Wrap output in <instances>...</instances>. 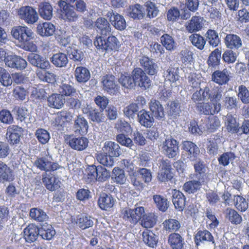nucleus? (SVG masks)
Returning <instances> with one entry per match:
<instances>
[{
  "mask_svg": "<svg viewBox=\"0 0 249 249\" xmlns=\"http://www.w3.org/2000/svg\"><path fill=\"white\" fill-rule=\"evenodd\" d=\"M222 93L221 88H212L211 86H207L195 92L192 96V99L195 102L209 100L211 102H219L222 97Z\"/></svg>",
  "mask_w": 249,
  "mask_h": 249,
  "instance_id": "obj_1",
  "label": "nucleus"
},
{
  "mask_svg": "<svg viewBox=\"0 0 249 249\" xmlns=\"http://www.w3.org/2000/svg\"><path fill=\"white\" fill-rule=\"evenodd\" d=\"M96 49L102 53L117 50L120 47V42L114 36H109L106 39L102 36H97L94 41Z\"/></svg>",
  "mask_w": 249,
  "mask_h": 249,
  "instance_id": "obj_2",
  "label": "nucleus"
},
{
  "mask_svg": "<svg viewBox=\"0 0 249 249\" xmlns=\"http://www.w3.org/2000/svg\"><path fill=\"white\" fill-rule=\"evenodd\" d=\"M17 39L21 43L18 46L32 53L37 51V46L34 43L29 42L25 44L32 37L33 33L30 29L25 26H18L17 28Z\"/></svg>",
  "mask_w": 249,
  "mask_h": 249,
  "instance_id": "obj_3",
  "label": "nucleus"
},
{
  "mask_svg": "<svg viewBox=\"0 0 249 249\" xmlns=\"http://www.w3.org/2000/svg\"><path fill=\"white\" fill-rule=\"evenodd\" d=\"M162 153L169 159L178 158L179 154L178 142L171 137H166L161 145Z\"/></svg>",
  "mask_w": 249,
  "mask_h": 249,
  "instance_id": "obj_4",
  "label": "nucleus"
},
{
  "mask_svg": "<svg viewBox=\"0 0 249 249\" xmlns=\"http://www.w3.org/2000/svg\"><path fill=\"white\" fill-rule=\"evenodd\" d=\"M18 13L20 18L23 19L28 24H33L38 19L37 12L31 6L21 7Z\"/></svg>",
  "mask_w": 249,
  "mask_h": 249,
  "instance_id": "obj_5",
  "label": "nucleus"
},
{
  "mask_svg": "<svg viewBox=\"0 0 249 249\" xmlns=\"http://www.w3.org/2000/svg\"><path fill=\"white\" fill-rule=\"evenodd\" d=\"M132 74L135 86L137 85L145 89L149 88L151 80L142 69L140 68H135L132 71Z\"/></svg>",
  "mask_w": 249,
  "mask_h": 249,
  "instance_id": "obj_6",
  "label": "nucleus"
},
{
  "mask_svg": "<svg viewBox=\"0 0 249 249\" xmlns=\"http://www.w3.org/2000/svg\"><path fill=\"white\" fill-rule=\"evenodd\" d=\"M144 214V208L138 207L134 209L125 210L123 213V218L132 224H136L141 220Z\"/></svg>",
  "mask_w": 249,
  "mask_h": 249,
  "instance_id": "obj_7",
  "label": "nucleus"
},
{
  "mask_svg": "<svg viewBox=\"0 0 249 249\" xmlns=\"http://www.w3.org/2000/svg\"><path fill=\"white\" fill-rule=\"evenodd\" d=\"M66 140L71 149L78 151L86 149L88 146L89 140L84 137H75L73 135H69Z\"/></svg>",
  "mask_w": 249,
  "mask_h": 249,
  "instance_id": "obj_8",
  "label": "nucleus"
},
{
  "mask_svg": "<svg viewBox=\"0 0 249 249\" xmlns=\"http://www.w3.org/2000/svg\"><path fill=\"white\" fill-rule=\"evenodd\" d=\"M28 60L32 66L40 69H49L51 67L48 60L37 53H30L28 56Z\"/></svg>",
  "mask_w": 249,
  "mask_h": 249,
  "instance_id": "obj_9",
  "label": "nucleus"
},
{
  "mask_svg": "<svg viewBox=\"0 0 249 249\" xmlns=\"http://www.w3.org/2000/svg\"><path fill=\"white\" fill-rule=\"evenodd\" d=\"M140 63L143 69V71L148 74L154 75L157 73L159 67L153 59L143 56L140 59Z\"/></svg>",
  "mask_w": 249,
  "mask_h": 249,
  "instance_id": "obj_10",
  "label": "nucleus"
},
{
  "mask_svg": "<svg viewBox=\"0 0 249 249\" xmlns=\"http://www.w3.org/2000/svg\"><path fill=\"white\" fill-rule=\"evenodd\" d=\"M107 16L115 29L122 31L126 28V21L123 16L111 10L107 12Z\"/></svg>",
  "mask_w": 249,
  "mask_h": 249,
  "instance_id": "obj_11",
  "label": "nucleus"
},
{
  "mask_svg": "<svg viewBox=\"0 0 249 249\" xmlns=\"http://www.w3.org/2000/svg\"><path fill=\"white\" fill-rule=\"evenodd\" d=\"M221 105L220 102H206L198 103L197 106L198 110L206 115L218 113L221 109Z\"/></svg>",
  "mask_w": 249,
  "mask_h": 249,
  "instance_id": "obj_12",
  "label": "nucleus"
},
{
  "mask_svg": "<svg viewBox=\"0 0 249 249\" xmlns=\"http://www.w3.org/2000/svg\"><path fill=\"white\" fill-rule=\"evenodd\" d=\"M42 180L46 188L51 191H54L58 189L61 185V181L58 178L50 173H43Z\"/></svg>",
  "mask_w": 249,
  "mask_h": 249,
  "instance_id": "obj_13",
  "label": "nucleus"
},
{
  "mask_svg": "<svg viewBox=\"0 0 249 249\" xmlns=\"http://www.w3.org/2000/svg\"><path fill=\"white\" fill-rule=\"evenodd\" d=\"M89 124L87 120L82 116H78L75 119L73 126L74 132L76 134L84 135L88 132Z\"/></svg>",
  "mask_w": 249,
  "mask_h": 249,
  "instance_id": "obj_14",
  "label": "nucleus"
},
{
  "mask_svg": "<svg viewBox=\"0 0 249 249\" xmlns=\"http://www.w3.org/2000/svg\"><path fill=\"white\" fill-rule=\"evenodd\" d=\"M224 43L227 48L235 50L240 49L242 46L241 38L235 34H227L224 38Z\"/></svg>",
  "mask_w": 249,
  "mask_h": 249,
  "instance_id": "obj_15",
  "label": "nucleus"
},
{
  "mask_svg": "<svg viewBox=\"0 0 249 249\" xmlns=\"http://www.w3.org/2000/svg\"><path fill=\"white\" fill-rule=\"evenodd\" d=\"M182 148L190 161H194L199 153V149L196 144L190 141H185L182 142Z\"/></svg>",
  "mask_w": 249,
  "mask_h": 249,
  "instance_id": "obj_16",
  "label": "nucleus"
},
{
  "mask_svg": "<svg viewBox=\"0 0 249 249\" xmlns=\"http://www.w3.org/2000/svg\"><path fill=\"white\" fill-rule=\"evenodd\" d=\"M172 194V201L175 208L178 211H182L186 205V197L182 192L177 190H173Z\"/></svg>",
  "mask_w": 249,
  "mask_h": 249,
  "instance_id": "obj_17",
  "label": "nucleus"
},
{
  "mask_svg": "<svg viewBox=\"0 0 249 249\" xmlns=\"http://www.w3.org/2000/svg\"><path fill=\"white\" fill-rule=\"evenodd\" d=\"M230 72L226 69L215 71L212 74V80L220 85L226 84L230 80Z\"/></svg>",
  "mask_w": 249,
  "mask_h": 249,
  "instance_id": "obj_18",
  "label": "nucleus"
},
{
  "mask_svg": "<svg viewBox=\"0 0 249 249\" xmlns=\"http://www.w3.org/2000/svg\"><path fill=\"white\" fill-rule=\"evenodd\" d=\"M104 89L110 94H115L118 88L116 84L115 77L112 75H107L104 76L102 80Z\"/></svg>",
  "mask_w": 249,
  "mask_h": 249,
  "instance_id": "obj_19",
  "label": "nucleus"
},
{
  "mask_svg": "<svg viewBox=\"0 0 249 249\" xmlns=\"http://www.w3.org/2000/svg\"><path fill=\"white\" fill-rule=\"evenodd\" d=\"M103 152L108 154L111 157H119L121 154V150L118 144L111 141L106 142L102 148Z\"/></svg>",
  "mask_w": 249,
  "mask_h": 249,
  "instance_id": "obj_20",
  "label": "nucleus"
},
{
  "mask_svg": "<svg viewBox=\"0 0 249 249\" xmlns=\"http://www.w3.org/2000/svg\"><path fill=\"white\" fill-rule=\"evenodd\" d=\"M95 26L97 31L103 36H107L111 31V26L108 21L105 18H99L95 22Z\"/></svg>",
  "mask_w": 249,
  "mask_h": 249,
  "instance_id": "obj_21",
  "label": "nucleus"
},
{
  "mask_svg": "<svg viewBox=\"0 0 249 249\" xmlns=\"http://www.w3.org/2000/svg\"><path fill=\"white\" fill-rule=\"evenodd\" d=\"M149 108L152 116L156 119L161 120L164 117L163 107L159 101L152 99L149 103Z\"/></svg>",
  "mask_w": 249,
  "mask_h": 249,
  "instance_id": "obj_22",
  "label": "nucleus"
},
{
  "mask_svg": "<svg viewBox=\"0 0 249 249\" xmlns=\"http://www.w3.org/2000/svg\"><path fill=\"white\" fill-rule=\"evenodd\" d=\"M37 33L42 36H53L55 31V27L52 23L45 22L39 23L36 28Z\"/></svg>",
  "mask_w": 249,
  "mask_h": 249,
  "instance_id": "obj_23",
  "label": "nucleus"
},
{
  "mask_svg": "<svg viewBox=\"0 0 249 249\" xmlns=\"http://www.w3.org/2000/svg\"><path fill=\"white\" fill-rule=\"evenodd\" d=\"M23 234L25 240L28 242H33L39 235V229L35 224L29 225L24 229Z\"/></svg>",
  "mask_w": 249,
  "mask_h": 249,
  "instance_id": "obj_24",
  "label": "nucleus"
},
{
  "mask_svg": "<svg viewBox=\"0 0 249 249\" xmlns=\"http://www.w3.org/2000/svg\"><path fill=\"white\" fill-rule=\"evenodd\" d=\"M203 18L199 16H193L186 25L187 31L192 33L200 30L203 25Z\"/></svg>",
  "mask_w": 249,
  "mask_h": 249,
  "instance_id": "obj_25",
  "label": "nucleus"
},
{
  "mask_svg": "<svg viewBox=\"0 0 249 249\" xmlns=\"http://www.w3.org/2000/svg\"><path fill=\"white\" fill-rule=\"evenodd\" d=\"M49 107L56 108H61L65 103V98L63 94L53 93L48 97Z\"/></svg>",
  "mask_w": 249,
  "mask_h": 249,
  "instance_id": "obj_26",
  "label": "nucleus"
},
{
  "mask_svg": "<svg viewBox=\"0 0 249 249\" xmlns=\"http://www.w3.org/2000/svg\"><path fill=\"white\" fill-rule=\"evenodd\" d=\"M74 74L76 80L80 83H85L88 82L90 78L89 71L82 66L76 68Z\"/></svg>",
  "mask_w": 249,
  "mask_h": 249,
  "instance_id": "obj_27",
  "label": "nucleus"
},
{
  "mask_svg": "<svg viewBox=\"0 0 249 249\" xmlns=\"http://www.w3.org/2000/svg\"><path fill=\"white\" fill-rule=\"evenodd\" d=\"M53 7L48 2H42L38 5V11L41 18L45 20H50L53 16Z\"/></svg>",
  "mask_w": 249,
  "mask_h": 249,
  "instance_id": "obj_28",
  "label": "nucleus"
},
{
  "mask_svg": "<svg viewBox=\"0 0 249 249\" xmlns=\"http://www.w3.org/2000/svg\"><path fill=\"white\" fill-rule=\"evenodd\" d=\"M115 201V199L111 195L103 193L99 198L98 202L101 209L107 210L113 206Z\"/></svg>",
  "mask_w": 249,
  "mask_h": 249,
  "instance_id": "obj_29",
  "label": "nucleus"
},
{
  "mask_svg": "<svg viewBox=\"0 0 249 249\" xmlns=\"http://www.w3.org/2000/svg\"><path fill=\"white\" fill-rule=\"evenodd\" d=\"M160 43L163 47L169 51L172 52L177 49V43L174 37L168 34H164L160 38Z\"/></svg>",
  "mask_w": 249,
  "mask_h": 249,
  "instance_id": "obj_30",
  "label": "nucleus"
},
{
  "mask_svg": "<svg viewBox=\"0 0 249 249\" xmlns=\"http://www.w3.org/2000/svg\"><path fill=\"white\" fill-rule=\"evenodd\" d=\"M194 168L196 173L195 175V178L205 182L207 179V167L204 162L200 160L197 161L194 164Z\"/></svg>",
  "mask_w": 249,
  "mask_h": 249,
  "instance_id": "obj_31",
  "label": "nucleus"
},
{
  "mask_svg": "<svg viewBox=\"0 0 249 249\" xmlns=\"http://www.w3.org/2000/svg\"><path fill=\"white\" fill-rule=\"evenodd\" d=\"M168 243L172 249H182L184 244V239L179 234L174 232L169 235Z\"/></svg>",
  "mask_w": 249,
  "mask_h": 249,
  "instance_id": "obj_32",
  "label": "nucleus"
},
{
  "mask_svg": "<svg viewBox=\"0 0 249 249\" xmlns=\"http://www.w3.org/2000/svg\"><path fill=\"white\" fill-rule=\"evenodd\" d=\"M195 242L196 246L205 242H211L214 243L213 237L211 233L207 230L199 231L196 234Z\"/></svg>",
  "mask_w": 249,
  "mask_h": 249,
  "instance_id": "obj_33",
  "label": "nucleus"
},
{
  "mask_svg": "<svg viewBox=\"0 0 249 249\" xmlns=\"http://www.w3.org/2000/svg\"><path fill=\"white\" fill-rule=\"evenodd\" d=\"M60 18L70 22L76 21L78 18V15L74 10V8L72 6L66 7L64 9H61Z\"/></svg>",
  "mask_w": 249,
  "mask_h": 249,
  "instance_id": "obj_34",
  "label": "nucleus"
},
{
  "mask_svg": "<svg viewBox=\"0 0 249 249\" xmlns=\"http://www.w3.org/2000/svg\"><path fill=\"white\" fill-rule=\"evenodd\" d=\"M142 236L143 241L148 246L154 248L157 246L158 237L152 231L145 230L143 231Z\"/></svg>",
  "mask_w": 249,
  "mask_h": 249,
  "instance_id": "obj_35",
  "label": "nucleus"
},
{
  "mask_svg": "<svg viewBox=\"0 0 249 249\" xmlns=\"http://www.w3.org/2000/svg\"><path fill=\"white\" fill-rule=\"evenodd\" d=\"M51 61L57 68L65 67L69 62L67 55L63 53H58L53 54L51 58Z\"/></svg>",
  "mask_w": 249,
  "mask_h": 249,
  "instance_id": "obj_36",
  "label": "nucleus"
},
{
  "mask_svg": "<svg viewBox=\"0 0 249 249\" xmlns=\"http://www.w3.org/2000/svg\"><path fill=\"white\" fill-rule=\"evenodd\" d=\"M138 118L140 124L146 127H150L154 121V117L150 115L149 112L144 110H142L138 113Z\"/></svg>",
  "mask_w": 249,
  "mask_h": 249,
  "instance_id": "obj_37",
  "label": "nucleus"
},
{
  "mask_svg": "<svg viewBox=\"0 0 249 249\" xmlns=\"http://www.w3.org/2000/svg\"><path fill=\"white\" fill-rule=\"evenodd\" d=\"M30 216L37 222H46L49 219L48 215L44 211L37 208L31 209Z\"/></svg>",
  "mask_w": 249,
  "mask_h": 249,
  "instance_id": "obj_38",
  "label": "nucleus"
},
{
  "mask_svg": "<svg viewBox=\"0 0 249 249\" xmlns=\"http://www.w3.org/2000/svg\"><path fill=\"white\" fill-rule=\"evenodd\" d=\"M92 170L96 173V179L98 181H105L110 177V172L102 166L92 167Z\"/></svg>",
  "mask_w": 249,
  "mask_h": 249,
  "instance_id": "obj_39",
  "label": "nucleus"
},
{
  "mask_svg": "<svg viewBox=\"0 0 249 249\" xmlns=\"http://www.w3.org/2000/svg\"><path fill=\"white\" fill-rule=\"evenodd\" d=\"M204 182L205 181L200 179H193L184 183L183 188L185 192L189 194L194 193L200 189L201 186Z\"/></svg>",
  "mask_w": 249,
  "mask_h": 249,
  "instance_id": "obj_40",
  "label": "nucleus"
},
{
  "mask_svg": "<svg viewBox=\"0 0 249 249\" xmlns=\"http://www.w3.org/2000/svg\"><path fill=\"white\" fill-rule=\"evenodd\" d=\"M157 216L154 213L144 214L141 220V225L146 229L152 228L157 222Z\"/></svg>",
  "mask_w": 249,
  "mask_h": 249,
  "instance_id": "obj_41",
  "label": "nucleus"
},
{
  "mask_svg": "<svg viewBox=\"0 0 249 249\" xmlns=\"http://www.w3.org/2000/svg\"><path fill=\"white\" fill-rule=\"evenodd\" d=\"M128 16L134 19H142L144 16V9L142 5L136 4L129 7Z\"/></svg>",
  "mask_w": 249,
  "mask_h": 249,
  "instance_id": "obj_42",
  "label": "nucleus"
},
{
  "mask_svg": "<svg viewBox=\"0 0 249 249\" xmlns=\"http://www.w3.org/2000/svg\"><path fill=\"white\" fill-rule=\"evenodd\" d=\"M76 223L78 226L82 230L92 227L94 224L93 218L90 216L85 215L78 216Z\"/></svg>",
  "mask_w": 249,
  "mask_h": 249,
  "instance_id": "obj_43",
  "label": "nucleus"
},
{
  "mask_svg": "<svg viewBox=\"0 0 249 249\" xmlns=\"http://www.w3.org/2000/svg\"><path fill=\"white\" fill-rule=\"evenodd\" d=\"M226 217L232 224L237 225L241 223V216L234 209L228 208L225 212Z\"/></svg>",
  "mask_w": 249,
  "mask_h": 249,
  "instance_id": "obj_44",
  "label": "nucleus"
},
{
  "mask_svg": "<svg viewBox=\"0 0 249 249\" xmlns=\"http://www.w3.org/2000/svg\"><path fill=\"white\" fill-rule=\"evenodd\" d=\"M14 179L10 168L0 161V182L2 180L12 181Z\"/></svg>",
  "mask_w": 249,
  "mask_h": 249,
  "instance_id": "obj_45",
  "label": "nucleus"
},
{
  "mask_svg": "<svg viewBox=\"0 0 249 249\" xmlns=\"http://www.w3.org/2000/svg\"><path fill=\"white\" fill-rule=\"evenodd\" d=\"M55 234V231L51 225H43L39 229V235L43 239L51 240Z\"/></svg>",
  "mask_w": 249,
  "mask_h": 249,
  "instance_id": "obj_46",
  "label": "nucleus"
},
{
  "mask_svg": "<svg viewBox=\"0 0 249 249\" xmlns=\"http://www.w3.org/2000/svg\"><path fill=\"white\" fill-rule=\"evenodd\" d=\"M221 58V52L219 49L217 48L213 51L208 58V63L210 67L215 68L220 64V61Z\"/></svg>",
  "mask_w": 249,
  "mask_h": 249,
  "instance_id": "obj_47",
  "label": "nucleus"
},
{
  "mask_svg": "<svg viewBox=\"0 0 249 249\" xmlns=\"http://www.w3.org/2000/svg\"><path fill=\"white\" fill-rule=\"evenodd\" d=\"M119 82L122 87L126 89H132L135 86L132 74H122L119 78Z\"/></svg>",
  "mask_w": 249,
  "mask_h": 249,
  "instance_id": "obj_48",
  "label": "nucleus"
},
{
  "mask_svg": "<svg viewBox=\"0 0 249 249\" xmlns=\"http://www.w3.org/2000/svg\"><path fill=\"white\" fill-rule=\"evenodd\" d=\"M205 36L209 44L213 47L217 46L220 42L218 34L214 30L209 29L205 34Z\"/></svg>",
  "mask_w": 249,
  "mask_h": 249,
  "instance_id": "obj_49",
  "label": "nucleus"
},
{
  "mask_svg": "<svg viewBox=\"0 0 249 249\" xmlns=\"http://www.w3.org/2000/svg\"><path fill=\"white\" fill-rule=\"evenodd\" d=\"M153 199L159 210L164 212L167 210L169 202L166 198L160 195H156L153 196Z\"/></svg>",
  "mask_w": 249,
  "mask_h": 249,
  "instance_id": "obj_50",
  "label": "nucleus"
},
{
  "mask_svg": "<svg viewBox=\"0 0 249 249\" xmlns=\"http://www.w3.org/2000/svg\"><path fill=\"white\" fill-rule=\"evenodd\" d=\"M189 40L192 44L200 50H202L206 44V40L204 37L197 34H194L189 36Z\"/></svg>",
  "mask_w": 249,
  "mask_h": 249,
  "instance_id": "obj_51",
  "label": "nucleus"
},
{
  "mask_svg": "<svg viewBox=\"0 0 249 249\" xmlns=\"http://www.w3.org/2000/svg\"><path fill=\"white\" fill-rule=\"evenodd\" d=\"M75 6L78 12L84 14L85 18H89L93 17L94 14L92 9L89 11L87 9L86 3L82 0H78L76 1Z\"/></svg>",
  "mask_w": 249,
  "mask_h": 249,
  "instance_id": "obj_52",
  "label": "nucleus"
},
{
  "mask_svg": "<svg viewBox=\"0 0 249 249\" xmlns=\"http://www.w3.org/2000/svg\"><path fill=\"white\" fill-rule=\"evenodd\" d=\"M89 119L94 123L99 124L105 121L106 117L103 113V110L93 108Z\"/></svg>",
  "mask_w": 249,
  "mask_h": 249,
  "instance_id": "obj_53",
  "label": "nucleus"
},
{
  "mask_svg": "<svg viewBox=\"0 0 249 249\" xmlns=\"http://www.w3.org/2000/svg\"><path fill=\"white\" fill-rule=\"evenodd\" d=\"M112 178L115 182L120 184H124L126 180L124 171L117 167L113 169Z\"/></svg>",
  "mask_w": 249,
  "mask_h": 249,
  "instance_id": "obj_54",
  "label": "nucleus"
},
{
  "mask_svg": "<svg viewBox=\"0 0 249 249\" xmlns=\"http://www.w3.org/2000/svg\"><path fill=\"white\" fill-rule=\"evenodd\" d=\"M233 201L236 208L241 212H245L248 208V203L246 199L243 196L236 195L234 196Z\"/></svg>",
  "mask_w": 249,
  "mask_h": 249,
  "instance_id": "obj_55",
  "label": "nucleus"
},
{
  "mask_svg": "<svg viewBox=\"0 0 249 249\" xmlns=\"http://www.w3.org/2000/svg\"><path fill=\"white\" fill-rule=\"evenodd\" d=\"M181 110L178 101H173L168 104V114L169 116L175 118L179 115Z\"/></svg>",
  "mask_w": 249,
  "mask_h": 249,
  "instance_id": "obj_56",
  "label": "nucleus"
},
{
  "mask_svg": "<svg viewBox=\"0 0 249 249\" xmlns=\"http://www.w3.org/2000/svg\"><path fill=\"white\" fill-rule=\"evenodd\" d=\"M35 136L39 142L42 144L47 143L50 139L48 131L43 128L37 129L35 132Z\"/></svg>",
  "mask_w": 249,
  "mask_h": 249,
  "instance_id": "obj_57",
  "label": "nucleus"
},
{
  "mask_svg": "<svg viewBox=\"0 0 249 249\" xmlns=\"http://www.w3.org/2000/svg\"><path fill=\"white\" fill-rule=\"evenodd\" d=\"M96 159L101 164L107 167H111L113 165V158L104 152L98 154Z\"/></svg>",
  "mask_w": 249,
  "mask_h": 249,
  "instance_id": "obj_58",
  "label": "nucleus"
},
{
  "mask_svg": "<svg viewBox=\"0 0 249 249\" xmlns=\"http://www.w3.org/2000/svg\"><path fill=\"white\" fill-rule=\"evenodd\" d=\"M165 79L172 83L176 82L179 79V75L177 70L174 68H169L164 72Z\"/></svg>",
  "mask_w": 249,
  "mask_h": 249,
  "instance_id": "obj_59",
  "label": "nucleus"
},
{
  "mask_svg": "<svg viewBox=\"0 0 249 249\" xmlns=\"http://www.w3.org/2000/svg\"><path fill=\"white\" fill-rule=\"evenodd\" d=\"M116 140L120 144L133 149L135 146L132 140L124 134H120L116 136Z\"/></svg>",
  "mask_w": 249,
  "mask_h": 249,
  "instance_id": "obj_60",
  "label": "nucleus"
},
{
  "mask_svg": "<svg viewBox=\"0 0 249 249\" xmlns=\"http://www.w3.org/2000/svg\"><path fill=\"white\" fill-rule=\"evenodd\" d=\"M186 77L190 86L192 88H195L199 87L201 82L200 74L195 72H190L186 76Z\"/></svg>",
  "mask_w": 249,
  "mask_h": 249,
  "instance_id": "obj_61",
  "label": "nucleus"
},
{
  "mask_svg": "<svg viewBox=\"0 0 249 249\" xmlns=\"http://www.w3.org/2000/svg\"><path fill=\"white\" fill-rule=\"evenodd\" d=\"M235 158V155L232 152H226L222 154L218 160L220 164L223 166L229 165L230 162H232Z\"/></svg>",
  "mask_w": 249,
  "mask_h": 249,
  "instance_id": "obj_62",
  "label": "nucleus"
},
{
  "mask_svg": "<svg viewBox=\"0 0 249 249\" xmlns=\"http://www.w3.org/2000/svg\"><path fill=\"white\" fill-rule=\"evenodd\" d=\"M238 97L243 104L249 103V90L243 85L238 87Z\"/></svg>",
  "mask_w": 249,
  "mask_h": 249,
  "instance_id": "obj_63",
  "label": "nucleus"
},
{
  "mask_svg": "<svg viewBox=\"0 0 249 249\" xmlns=\"http://www.w3.org/2000/svg\"><path fill=\"white\" fill-rule=\"evenodd\" d=\"M147 12V16L149 18H154L157 16L159 13V10L155 6L154 3L151 1H146L144 4Z\"/></svg>",
  "mask_w": 249,
  "mask_h": 249,
  "instance_id": "obj_64",
  "label": "nucleus"
}]
</instances>
